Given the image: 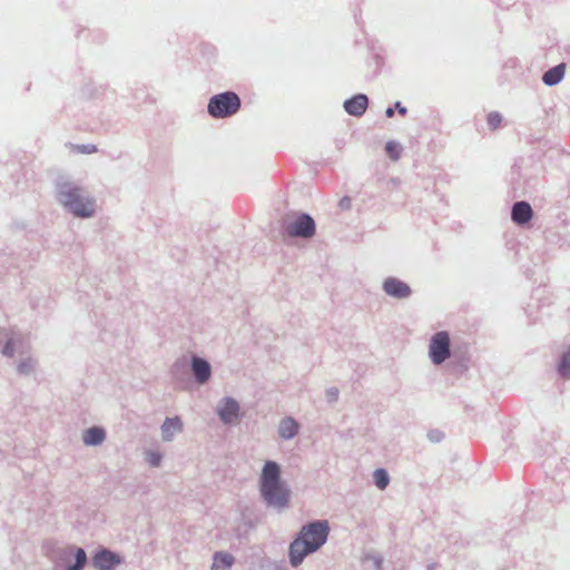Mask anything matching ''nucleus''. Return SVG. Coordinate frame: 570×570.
Returning <instances> with one entry per match:
<instances>
[{
    "instance_id": "nucleus-14",
    "label": "nucleus",
    "mask_w": 570,
    "mask_h": 570,
    "mask_svg": "<svg viewBox=\"0 0 570 570\" xmlns=\"http://www.w3.org/2000/svg\"><path fill=\"white\" fill-rule=\"evenodd\" d=\"M183 423L178 417L167 419L161 426L163 438L165 440H170L173 435L180 432Z\"/></svg>"
},
{
    "instance_id": "nucleus-20",
    "label": "nucleus",
    "mask_w": 570,
    "mask_h": 570,
    "mask_svg": "<svg viewBox=\"0 0 570 570\" xmlns=\"http://www.w3.org/2000/svg\"><path fill=\"white\" fill-rule=\"evenodd\" d=\"M87 557L82 549H78L76 552V563L68 567V570H81L86 563Z\"/></svg>"
},
{
    "instance_id": "nucleus-2",
    "label": "nucleus",
    "mask_w": 570,
    "mask_h": 570,
    "mask_svg": "<svg viewBox=\"0 0 570 570\" xmlns=\"http://www.w3.org/2000/svg\"><path fill=\"white\" fill-rule=\"evenodd\" d=\"M261 491L269 504L276 507L287 504L289 493L279 481V468L275 462H266L261 476Z\"/></svg>"
},
{
    "instance_id": "nucleus-17",
    "label": "nucleus",
    "mask_w": 570,
    "mask_h": 570,
    "mask_svg": "<svg viewBox=\"0 0 570 570\" xmlns=\"http://www.w3.org/2000/svg\"><path fill=\"white\" fill-rule=\"evenodd\" d=\"M278 431L282 438L291 439L297 433L298 424L292 417H286L279 423Z\"/></svg>"
},
{
    "instance_id": "nucleus-29",
    "label": "nucleus",
    "mask_w": 570,
    "mask_h": 570,
    "mask_svg": "<svg viewBox=\"0 0 570 570\" xmlns=\"http://www.w3.org/2000/svg\"><path fill=\"white\" fill-rule=\"evenodd\" d=\"M19 371H20L21 373H26V372L28 371V370H27V365H26L24 363H21V364L19 365Z\"/></svg>"
},
{
    "instance_id": "nucleus-1",
    "label": "nucleus",
    "mask_w": 570,
    "mask_h": 570,
    "mask_svg": "<svg viewBox=\"0 0 570 570\" xmlns=\"http://www.w3.org/2000/svg\"><path fill=\"white\" fill-rule=\"evenodd\" d=\"M328 530L327 521H316L303 527L298 538L289 546L291 564L299 566L307 554L318 550L325 543Z\"/></svg>"
},
{
    "instance_id": "nucleus-5",
    "label": "nucleus",
    "mask_w": 570,
    "mask_h": 570,
    "mask_svg": "<svg viewBox=\"0 0 570 570\" xmlns=\"http://www.w3.org/2000/svg\"><path fill=\"white\" fill-rule=\"evenodd\" d=\"M429 354L434 364H441L450 356V336L441 331L431 338Z\"/></svg>"
},
{
    "instance_id": "nucleus-19",
    "label": "nucleus",
    "mask_w": 570,
    "mask_h": 570,
    "mask_svg": "<svg viewBox=\"0 0 570 570\" xmlns=\"http://www.w3.org/2000/svg\"><path fill=\"white\" fill-rule=\"evenodd\" d=\"M385 151L392 160H397L401 156L402 148L395 141H389L385 146Z\"/></svg>"
},
{
    "instance_id": "nucleus-11",
    "label": "nucleus",
    "mask_w": 570,
    "mask_h": 570,
    "mask_svg": "<svg viewBox=\"0 0 570 570\" xmlns=\"http://www.w3.org/2000/svg\"><path fill=\"white\" fill-rule=\"evenodd\" d=\"M533 212L531 206L525 202H519L513 205L512 219L517 224H525L532 218Z\"/></svg>"
},
{
    "instance_id": "nucleus-24",
    "label": "nucleus",
    "mask_w": 570,
    "mask_h": 570,
    "mask_svg": "<svg viewBox=\"0 0 570 570\" xmlns=\"http://www.w3.org/2000/svg\"><path fill=\"white\" fill-rule=\"evenodd\" d=\"M13 352H14V346H13V340H9L3 350H2V353L7 356H12L13 355Z\"/></svg>"
},
{
    "instance_id": "nucleus-12",
    "label": "nucleus",
    "mask_w": 570,
    "mask_h": 570,
    "mask_svg": "<svg viewBox=\"0 0 570 570\" xmlns=\"http://www.w3.org/2000/svg\"><path fill=\"white\" fill-rule=\"evenodd\" d=\"M193 372L195 374L196 380L199 383H205L210 376V366L208 362L199 357H193L191 363Z\"/></svg>"
},
{
    "instance_id": "nucleus-15",
    "label": "nucleus",
    "mask_w": 570,
    "mask_h": 570,
    "mask_svg": "<svg viewBox=\"0 0 570 570\" xmlns=\"http://www.w3.org/2000/svg\"><path fill=\"white\" fill-rule=\"evenodd\" d=\"M83 442L87 445H97L105 440V431L101 428H90L83 433Z\"/></svg>"
},
{
    "instance_id": "nucleus-16",
    "label": "nucleus",
    "mask_w": 570,
    "mask_h": 570,
    "mask_svg": "<svg viewBox=\"0 0 570 570\" xmlns=\"http://www.w3.org/2000/svg\"><path fill=\"white\" fill-rule=\"evenodd\" d=\"M234 563V557L227 552H217L214 556L212 570H226Z\"/></svg>"
},
{
    "instance_id": "nucleus-3",
    "label": "nucleus",
    "mask_w": 570,
    "mask_h": 570,
    "mask_svg": "<svg viewBox=\"0 0 570 570\" xmlns=\"http://www.w3.org/2000/svg\"><path fill=\"white\" fill-rule=\"evenodd\" d=\"M240 108V99L233 91L215 95L209 99L208 112L214 118H225L235 115Z\"/></svg>"
},
{
    "instance_id": "nucleus-27",
    "label": "nucleus",
    "mask_w": 570,
    "mask_h": 570,
    "mask_svg": "<svg viewBox=\"0 0 570 570\" xmlns=\"http://www.w3.org/2000/svg\"><path fill=\"white\" fill-rule=\"evenodd\" d=\"M337 394H338V391H337L336 389H334V390H330V391L327 392V395H328L330 401H334V400H336V399H337Z\"/></svg>"
},
{
    "instance_id": "nucleus-18",
    "label": "nucleus",
    "mask_w": 570,
    "mask_h": 570,
    "mask_svg": "<svg viewBox=\"0 0 570 570\" xmlns=\"http://www.w3.org/2000/svg\"><path fill=\"white\" fill-rule=\"evenodd\" d=\"M373 476H374L375 484L379 489L383 490L387 487L389 476H387V473L385 470H383V469L375 470Z\"/></svg>"
},
{
    "instance_id": "nucleus-7",
    "label": "nucleus",
    "mask_w": 570,
    "mask_h": 570,
    "mask_svg": "<svg viewBox=\"0 0 570 570\" xmlns=\"http://www.w3.org/2000/svg\"><path fill=\"white\" fill-rule=\"evenodd\" d=\"M367 105V97L365 95L360 94L346 100L344 102V108L347 114L360 117L365 112Z\"/></svg>"
},
{
    "instance_id": "nucleus-8",
    "label": "nucleus",
    "mask_w": 570,
    "mask_h": 570,
    "mask_svg": "<svg viewBox=\"0 0 570 570\" xmlns=\"http://www.w3.org/2000/svg\"><path fill=\"white\" fill-rule=\"evenodd\" d=\"M238 411V403L235 400L227 397L219 406L218 414L224 423H232L237 420Z\"/></svg>"
},
{
    "instance_id": "nucleus-4",
    "label": "nucleus",
    "mask_w": 570,
    "mask_h": 570,
    "mask_svg": "<svg viewBox=\"0 0 570 570\" xmlns=\"http://www.w3.org/2000/svg\"><path fill=\"white\" fill-rule=\"evenodd\" d=\"M63 196L62 203L76 216L89 217L94 214V202L81 194L78 187H68L67 190H61Z\"/></svg>"
},
{
    "instance_id": "nucleus-6",
    "label": "nucleus",
    "mask_w": 570,
    "mask_h": 570,
    "mask_svg": "<svg viewBox=\"0 0 570 570\" xmlns=\"http://www.w3.org/2000/svg\"><path fill=\"white\" fill-rule=\"evenodd\" d=\"M286 232L293 237L309 238L315 234V223L311 216L302 214L287 225Z\"/></svg>"
},
{
    "instance_id": "nucleus-22",
    "label": "nucleus",
    "mask_w": 570,
    "mask_h": 570,
    "mask_svg": "<svg viewBox=\"0 0 570 570\" xmlns=\"http://www.w3.org/2000/svg\"><path fill=\"white\" fill-rule=\"evenodd\" d=\"M559 372L563 376L570 375V351L563 355L562 361L559 366Z\"/></svg>"
},
{
    "instance_id": "nucleus-13",
    "label": "nucleus",
    "mask_w": 570,
    "mask_h": 570,
    "mask_svg": "<svg viewBox=\"0 0 570 570\" xmlns=\"http://www.w3.org/2000/svg\"><path fill=\"white\" fill-rule=\"evenodd\" d=\"M564 69H566L564 63H560V65L551 68L543 75V77H542L543 82L548 86L557 85L563 78Z\"/></svg>"
},
{
    "instance_id": "nucleus-23",
    "label": "nucleus",
    "mask_w": 570,
    "mask_h": 570,
    "mask_svg": "<svg viewBox=\"0 0 570 570\" xmlns=\"http://www.w3.org/2000/svg\"><path fill=\"white\" fill-rule=\"evenodd\" d=\"M160 454L157 452H149L147 453V461L151 466H157L160 463Z\"/></svg>"
},
{
    "instance_id": "nucleus-10",
    "label": "nucleus",
    "mask_w": 570,
    "mask_h": 570,
    "mask_svg": "<svg viewBox=\"0 0 570 570\" xmlns=\"http://www.w3.org/2000/svg\"><path fill=\"white\" fill-rule=\"evenodd\" d=\"M383 287H384V291L386 292V294H389L391 296L399 297V298L406 297L411 293L410 287L405 283H403L399 279H395V278L386 279L384 282Z\"/></svg>"
},
{
    "instance_id": "nucleus-25",
    "label": "nucleus",
    "mask_w": 570,
    "mask_h": 570,
    "mask_svg": "<svg viewBox=\"0 0 570 570\" xmlns=\"http://www.w3.org/2000/svg\"><path fill=\"white\" fill-rule=\"evenodd\" d=\"M77 149L81 153H88V154L96 151L95 146H78Z\"/></svg>"
},
{
    "instance_id": "nucleus-21",
    "label": "nucleus",
    "mask_w": 570,
    "mask_h": 570,
    "mask_svg": "<svg viewBox=\"0 0 570 570\" xmlns=\"http://www.w3.org/2000/svg\"><path fill=\"white\" fill-rule=\"evenodd\" d=\"M501 122L502 116L499 112L493 111L488 115V125L491 130H495L501 125Z\"/></svg>"
},
{
    "instance_id": "nucleus-28",
    "label": "nucleus",
    "mask_w": 570,
    "mask_h": 570,
    "mask_svg": "<svg viewBox=\"0 0 570 570\" xmlns=\"http://www.w3.org/2000/svg\"><path fill=\"white\" fill-rule=\"evenodd\" d=\"M385 115L387 118H392L394 116V109L389 107L386 110H385Z\"/></svg>"
},
{
    "instance_id": "nucleus-26",
    "label": "nucleus",
    "mask_w": 570,
    "mask_h": 570,
    "mask_svg": "<svg viewBox=\"0 0 570 570\" xmlns=\"http://www.w3.org/2000/svg\"><path fill=\"white\" fill-rule=\"evenodd\" d=\"M395 108L397 109L399 114H400V115H402V116H405V115H406V112H407L406 108H405V107H403V106L401 105V102H396V104H395Z\"/></svg>"
},
{
    "instance_id": "nucleus-9",
    "label": "nucleus",
    "mask_w": 570,
    "mask_h": 570,
    "mask_svg": "<svg viewBox=\"0 0 570 570\" xmlns=\"http://www.w3.org/2000/svg\"><path fill=\"white\" fill-rule=\"evenodd\" d=\"M119 562L118 556L108 550H102L94 557V564L99 570H111Z\"/></svg>"
}]
</instances>
